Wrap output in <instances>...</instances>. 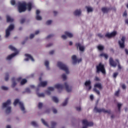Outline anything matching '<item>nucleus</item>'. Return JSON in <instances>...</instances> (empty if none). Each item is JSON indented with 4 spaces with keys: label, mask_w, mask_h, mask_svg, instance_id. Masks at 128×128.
<instances>
[{
    "label": "nucleus",
    "mask_w": 128,
    "mask_h": 128,
    "mask_svg": "<svg viewBox=\"0 0 128 128\" xmlns=\"http://www.w3.org/2000/svg\"><path fill=\"white\" fill-rule=\"evenodd\" d=\"M54 88H57V90H64V88H65L67 92H72V87H69L68 84L67 82H65L64 84H56L54 86Z\"/></svg>",
    "instance_id": "f257e3e1"
},
{
    "label": "nucleus",
    "mask_w": 128,
    "mask_h": 128,
    "mask_svg": "<svg viewBox=\"0 0 128 128\" xmlns=\"http://www.w3.org/2000/svg\"><path fill=\"white\" fill-rule=\"evenodd\" d=\"M101 72L103 74H106V68H104V65L102 63H100L96 66V73L100 74Z\"/></svg>",
    "instance_id": "f03ea898"
},
{
    "label": "nucleus",
    "mask_w": 128,
    "mask_h": 128,
    "mask_svg": "<svg viewBox=\"0 0 128 128\" xmlns=\"http://www.w3.org/2000/svg\"><path fill=\"white\" fill-rule=\"evenodd\" d=\"M116 62L114 61V60L112 59V58H110L109 62L110 65L116 68L117 64H118V70H122V66H120V62H118V60H116Z\"/></svg>",
    "instance_id": "7ed1b4c3"
},
{
    "label": "nucleus",
    "mask_w": 128,
    "mask_h": 128,
    "mask_svg": "<svg viewBox=\"0 0 128 128\" xmlns=\"http://www.w3.org/2000/svg\"><path fill=\"white\" fill-rule=\"evenodd\" d=\"M58 67L60 68V70H64L66 72V74H70V71H68V66L64 64L62 62H58Z\"/></svg>",
    "instance_id": "20e7f679"
},
{
    "label": "nucleus",
    "mask_w": 128,
    "mask_h": 128,
    "mask_svg": "<svg viewBox=\"0 0 128 128\" xmlns=\"http://www.w3.org/2000/svg\"><path fill=\"white\" fill-rule=\"evenodd\" d=\"M18 10L19 12H26V2L19 3Z\"/></svg>",
    "instance_id": "39448f33"
},
{
    "label": "nucleus",
    "mask_w": 128,
    "mask_h": 128,
    "mask_svg": "<svg viewBox=\"0 0 128 128\" xmlns=\"http://www.w3.org/2000/svg\"><path fill=\"white\" fill-rule=\"evenodd\" d=\"M94 112H104V114L107 113L108 114H112V112L110 110H106L104 108H98V107L96 106L94 108Z\"/></svg>",
    "instance_id": "423d86ee"
},
{
    "label": "nucleus",
    "mask_w": 128,
    "mask_h": 128,
    "mask_svg": "<svg viewBox=\"0 0 128 128\" xmlns=\"http://www.w3.org/2000/svg\"><path fill=\"white\" fill-rule=\"evenodd\" d=\"M82 124H83V126L82 128H88V126H94V122H88L86 120H82Z\"/></svg>",
    "instance_id": "0eeeda50"
},
{
    "label": "nucleus",
    "mask_w": 128,
    "mask_h": 128,
    "mask_svg": "<svg viewBox=\"0 0 128 128\" xmlns=\"http://www.w3.org/2000/svg\"><path fill=\"white\" fill-rule=\"evenodd\" d=\"M18 104H19L20 108L22 112H26L25 108H24V104L20 102V100L18 99H16L15 100L14 102V106Z\"/></svg>",
    "instance_id": "6e6552de"
},
{
    "label": "nucleus",
    "mask_w": 128,
    "mask_h": 128,
    "mask_svg": "<svg viewBox=\"0 0 128 128\" xmlns=\"http://www.w3.org/2000/svg\"><path fill=\"white\" fill-rule=\"evenodd\" d=\"M96 88H98L100 90H102V84L100 83H97L95 84L94 86V88L93 90L94 92L98 96H100V90L96 89Z\"/></svg>",
    "instance_id": "1a4fd4ad"
},
{
    "label": "nucleus",
    "mask_w": 128,
    "mask_h": 128,
    "mask_svg": "<svg viewBox=\"0 0 128 128\" xmlns=\"http://www.w3.org/2000/svg\"><path fill=\"white\" fill-rule=\"evenodd\" d=\"M14 28V24H10L6 31V38H8L10 34V31Z\"/></svg>",
    "instance_id": "9d476101"
},
{
    "label": "nucleus",
    "mask_w": 128,
    "mask_h": 128,
    "mask_svg": "<svg viewBox=\"0 0 128 128\" xmlns=\"http://www.w3.org/2000/svg\"><path fill=\"white\" fill-rule=\"evenodd\" d=\"M84 86L88 92L90 90H92V82L90 81V80L86 81L84 83Z\"/></svg>",
    "instance_id": "9b49d317"
},
{
    "label": "nucleus",
    "mask_w": 128,
    "mask_h": 128,
    "mask_svg": "<svg viewBox=\"0 0 128 128\" xmlns=\"http://www.w3.org/2000/svg\"><path fill=\"white\" fill-rule=\"evenodd\" d=\"M124 40H126V37L122 36L121 40L118 41L119 46L121 48H124Z\"/></svg>",
    "instance_id": "f8f14e48"
},
{
    "label": "nucleus",
    "mask_w": 128,
    "mask_h": 128,
    "mask_svg": "<svg viewBox=\"0 0 128 128\" xmlns=\"http://www.w3.org/2000/svg\"><path fill=\"white\" fill-rule=\"evenodd\" d=\"M72 60H73L72 64H76V62L80 63V59L78 60V58H76V55H73L72 57Z\"/></svg>",
    "instance_id": "ddd939ff"
},
{
    "label": "nucleus",
    "mask_w": 128,
    "mask_h": 128,
    "mask_svg": "<svg viewBox=\"0 0 128 128\" xmlns=\"http://www.w3.org/2000/svg\"><path fill=\"white\" fill-rule=\"evenodd\" d=\"M116 36V32L114 31L111 32L110 34L108 33L106 34L105 36L106 38H114V36Z\"/></svg>",
    "instance_id": "4468645a"
},
{
    "label": "nucleus",
    "mask_w": 128,
    "mask_h": 128,
    "mask_svg": "<svg viewBox=\"0 0 128 128\" xmlns=\"http://www.w3.org/2000/svg\"><path fill=\"white\" fill-rule=\"evenodd\" d=\"M18 54V52H16L14 53H13L12 54H11L10 55H9L6 58V60H10V59L12 58H14V56H16V54Z\"/></svg>",
    "instance_id": "2eb2a0df"
},
{
    "label": "nucleus",
    "mask_w": 128,
    "mask_h": 128,
    "mask_svg": "<svg viewBox=\"0 0 128 128\" xmlns=\"http://www.w3.org/2000/svg\"><path fill=\"white\" fill-rule=\"evenodd\" d=\"M25 56L28 58L24 59V60H26V62L28 61L29 58L31 60L32 62H34V59L32 56H30V54H25Z\"/></svg>",
    "instance_id": "dca6fc26"
},
{
    "label": "nucleus",
    "mask_w": 128,
    "mask_h": 128,
    "mask_svg": "<svg viewBox=\"0 0 128 128\" xmlns=\"http://www.w3.org/2000/svg\"><path fill=\"white\" fill-rule=\"evenodd\" d=\"M110 10H112V8L106 7L102 8V10L104 14H108V12H109Z\"/></svg>",
    "instance_id": "f3484780"
},
{
    "label": "nucleus",
    "mask_w": 128,
    "mask_h": 128,
    "mask_svg": "<svg viewBox=\"0 0 128 128\" xmlns=\"http://www.w3.org/2000/svg\"><path fill=\"white\" fill-rule=\"evenodd\" d=\"M10 104H12V102L10 101V100H8L6 102H4L2 104V106L3 108H6L8 106H10Z\"/></svg>",
    "instance_id": "a211bd4d"
},
{
    "label": "nucleus",
    "mask_w": 128,
    "mask_h": 128,
    "mask_svg": "<svg viewBox=\"0 0 128 128\" xmlns=\"http://www.w3.org/2000/svg\"><path fill=\"white\" fill-rule=\"evenodd\" d=\"M48 84V82L46 81L41 82L38 85V86H42V88H44Z\"/></svg>",
    "instance_id": "6ab92c4d"
},
{
    "label": "nucleus",
    "mask_w": 128,
    "mask_h": 128,
    "mask_svg": "<svg viewBox=\"0 0 128 128\" xmlns=\"http://www.w3.org/2000/svg\"><path fill=\"white\" fill-rule=\"evenodd\" d=\"M64 34H66V36H68V38H71L74 36V35L68 32H65Z\"/></svg>",
    "instance_id": "aec40b11"
},
{
    "label": "nucleus",
    "mask_w": 128,
    "mask_h": 128,
    "mask_svg": "<svg viewBox=\"0 0 128 128\" xmlns=\"http://www.w3.org/2000/svg\"><path fill=\"white\" fill-rule=\"evenodd\" d=\"M7 22H14V18H11L10 16H6Z\"/></svg>",
    "instance_id": "412c9836"
},
{
    "label": "nucleus",
    "mask_w": 128,
    "mask_h": 128,
    "mask_svg": "<svg viewBox=\"0 0 128 128\" xmlns=\"http://www.w3.org/2000/svg\"><path fill=\"white\" fill-rule=\"evenodd\" d=\"M12 82H13L12 86V88H14L16 86V82L15 81L16 79L14 78H12Z\"/></svg>",
    "instance_id": "4be33fe9"
},
{
    "label": "nucleus",
    "mask_w": 128,
    "mask_h": 128,
    "mask_svg": "<svg viewBox=\"0 0 128 128\" xmlns=\"http://www.w3.org/2000/svg\"><path fill=\"white\" fill-rule=\"evenodd\" d=\"M74 14L76 16H80V10H75Z\"/></svg>",
    "instance_id": "5701e85b"
},
{
    "label": "nucleus",
    "mask_w": 128,
    "mask_h": 128,
    "mask_svg": "<svg viewBox=\"0 0 128 128\" xmlns=\"http://www.w3.org/2000/svg\"><path fill=\"white\" fill-rule=\"evenodd\" d=\"M68 98H66L64 102L62 104V106H66L68 104Z\"/></svg>",
    "instance_id": "b1692460"
},
{
    "label": "nucleus",
    "mask_w": 128,
    "mask_h": 128,
    "mask_svg": "<svg viewBox=\"0 0 128 128\" xmlns=\"http://www.w3.org/2000/svg\"><path fill=\"white\" fill-rule=\"evenodd\" d=\"M52 100L54 102H56V104H58V99L56 96H52Z\"/></svg>",
    "instance_id": "393cba45"
},
{
    "label": "nucleus",
    "mask_w": 128,
    "mask_h": 128,
    "mask_svg": "<svg viewBox=\"0 0 128 128\" xmlns=\"http://www.w3.org/2000/svg\"><path fill=\"white\" fill-rule=\"evenodd\" d=\"M86 8L88 13L92 12L94 10L92 7L86 6Z\"/></svg>",
    "instance_id": "a878e982"
},
{
    "label": "nucleus",
    "mask_w": 128,
    "mask_h": 128,
    "mask_svg": "<svg viewBox=\"0 0 128 128\" xmlns=\"http://www.w3.org/2000/svg\"><path fill=\"white\" fill-rule=\"evenodd\" d=\"M28 82V80L26 79H22L20 82L21 86H24V84H26Z\"/></svg>",
    "instance_id": "bb28decb"
},
{
    "label": "nucleus",
    "mask_w": 128,
    "mask_h": 128,
    "mask_svg": "<svg viewBox=\"0 0 128 128\" xmlns=\"http://www.w3.org/2000/svg\"><path fill=\"white\" fill-rule=\"evenodd\" d=\"M10 112H12V107H8L6 110V114H10Z\"/></svg>",
    "instance_id": "cd10ccee"
},
{
    "label": "nucleus",
    "mask_w": 128,
    "mask_h": 128,
    "mask_svg": "<svg viewBox=\"0 0 128 128\" xmlns=\"http://www.w3.org/2000/svg\"><path fill=\"white\" fill-rule=\"evenodd\" d=\"M8 48L10 50H14V52H16V48H14L12 46L10 45L8 46Z\"/></svg>",
    "instance_id": "c85d7f7f"
},
{
    "label": "nucleus",
    "mask_w": 128,
    "mask_h": 128,
    "mask_svg": "<svg viewBox=\"0 0 128 128\" xmlns=\"http://www.w3.org/2000/svg\"><path fill=\"white\" fill-rule=\"evenodd\" d=\"M41 122H42L43 123V124H44V126H47L48 128V123L46 122V120H44L42 118V119H41Z\"/></svg>",
    "instance_id": "c756f323"
},
{
    "label": "nucleus",
    "mask_w": 128,
    "mask_h": 128,
    "mask_svg": "<svg viewBox=\"0 0 128 128\" xmlns=\"http://www.w3.org/2000/svg\"><path fill=\"white\" fill-rule=\"evenodd\" d=\"M50 64V62L46 60L45 62L44 65L46 66L47 70H50V67L48 66V65Z\"/></svg>",
    "instance_id": "7c9ffc66"
},
{
    "label": "nucleus",
    "mask_w": 128,
    "mask_h": 128,
    "mask_svg": "<svg viewBox=\"0 0 128 128\" xmlns=\"http://www.w3.org/2000/svg\"><path fill=\"white\" fill-rule=\"evenodd\" d=\"M31 124L32 126H35L36 128L38 126V124H36L34 121H32L31 122Z\"/></svg>",
    "instance_id": "2f4dec72"
},
{
    "label": "nucleus",
    "mask_w": 128,
    "mask_h": 128,
    "mask_svg": "<svg viewBox=\"0 0 128 128\" xmlns=\"http://www.w3.org/2000/svg\"><path fill=\"white\" fill-rule=\"evenodd\" d=\"M27 6L28 8V10H29V12H30V10H32V4L30 3H28L27 4Z\"/></svg>",
    "instance_id": "473e14b6"
},
{
    "label": "nucleus",
    "mask_w": 128,
    "mask_h": 128,
    "mask_svg": "<svg viewBox=\"0 0 128 128\" xmlns=\"http://www.w3.org/2000/svg\"><path fill=\"white\" fill-rule=\"evenodd\" d=\"M76 46L78 50H80V44L76 43Z\"/></svg>",
    "instance_id": "72a5a7b5"
},
{
    "label": "nucleus",
    "mask_w": 128,
    "mask_h": 128,
    "mask_svg": "<svg viewBox=\"0 0 128 128\" xmlns=\"http://www.w3.org/2000/svg\"><path fill=\"white\" fill-rule=\"evenodd\" d=\"M9 74L8 73H6L5 80L8 82V80Z\"/></svg>",
    "instance_id": "f704fd0d"
},
{
    "label": "nucleus",
    "mask_w": 128,
    "mask_h": 128,
    "mask_svg": "<svg viewBox=\"0 0 128 128\" xmlns=\"http://www.w3.org/2000/svg\"><path fill=\"white\" fill-rule=\"evenodd\" d=\"M37 94L39 98H44V93L38 94Z\"/></svg>",
    "instance_id": "c9c22d12"
},
{
    "label": "nucleus",
    "mask_w": 128,
    "mask_h": 128,
    "mask_svg": "<svg viewBox=\"0 0 128 128\" xmlns=\"http://www.w3.org/2000/svg\"><path fill=\"white\" fill-rule=\"evenodd\" d=\"M120 90L118 89L116 92H115V96H120Z\"/></svg>",
    "instance_id": "e433bc0d"
},
{
    "label": "nucleus",
    "mask_w": 128,
    "mask_h": 128,
    "mask_svg": "<svg viewBox=\"0 0 128 128\" xmlns=\"http://www.w3.org/2000/svg\"><path fill=\"white\" fill-rule=\"evenodd\" d=\"M36 20H42V16H40V15H36Z\"/></svg>",
    "instance_id": "4c0bfd02"
},
{
    "label": "nucleus",
    "mask_w": 128,
    "mask_h": 128,
    "mask_svg": "<svg viewBox=\"0 0 128 128\" xmlns=\"http://www.w3.org/2000/svg\"><path fill=\"white\" fill-rule=\"evenodd\" d=\"M98 48L99 50H104V46H102L100 45H99L98 46Z\"/></svg>",
    "instance_id": "58836bf2"
},
{
    "label": "nucleus",
    "mask_w": 128,
    "mask_h": 128,
    "mask_svg": "<svg viewBox=\"0 0 128 128\" xmlns=\"http://www.w3.org/2000/svg\"><path fill=\"white\" fill-rule=\"evenodd\" d=\"M56 126V122H51V126H52V128Z\"/></svg>",
    "instance_id": "ea45409f"
},
{
    "label": "nucleus",
    "mask_w": 128,
    "mask_h": 128,
    "mask_svg": "<svg viewBox=\"0 0 128 128\" xmlns=\"http://www.w3.org/2000/svg\"><path fill=\"white\" fill-rule=\"evenodd\" d=\"M52 20H48L46 22V24L47 26H50V24H52Z\"/></svg>",
    "instance_id": "a19ab883"
},
{
    "label": "nucleus",
    "mask_w": 128,
    "mask_h": 128,
    "mask_svg": "<svg viewBox=\"0 0 128 128\" xmlns=\"http://www.w3.org/2000/svg\"><path fill=\"white\" fill-rule=\"evenodd\" d=\"M48 89L50 92H54V87H48Z\"/></svg>",
    "instance_id": "79ce46f5"
},
{
    "label": "nucleus",
    "mask_w": 128,
    "mask_h": 128,
    "mask_svg": "<svg viewBox=\"0 0 128 128\" xmlns=\"http://www.w3.org/2000/svg\"><path fill=\"white\" fill-rule=\"evenodd\" d=\"M62 78H63V80H66V75L64 74L62 76Z\"/></svg>",
    "instance_id": "37998d69"
},
{
    "label": "nucleus",
    "mask_w": 128,
    "mask_h": 128,
    "mask_svg": "<svg viewBox=\"0 0 128 128\" xmlns=\"http://www.w3.org/2000/svg\"><path fill=\"white\" fill-rule=\"evenodd\" d=\"M2 90H8V87L2 86L1 87Z\"/></svg>",
    "instance_id": "c03bdc74"
},
{
    "label": "nucleus",
    "mask_w": 128,
    "mask_h": 128,
    "mask_svg": "<svg viewBox=\"0 0 128 128\" xmlns=\"http://www.w3.org/2000/svg\"><path fill=\"white\" fill-rule=\"evenodd\" d=\"M122 104L120 103L118 104V110L120 112V108H122Z\"/></svg>",
    "instance_id": "a18cd8bd"
},
{
    "label": "nucleus",
    "mask_w": 128,
    "mask_h": 128,
    "mask_svg": "<svg viewBox=\"0 0 128 128\" xmlns=\"http://www.w3.org/2000/svg\"><path fill=\"white\" fill-rule=\"evenodd\" d=\"M38 108H42V103L39 102L38 104Z\"/></svg>",
    "instance_id": "49530a36"
},
{
    "label": "nucleus",
    "mask_w": 128,
    "mask_h": 128,
    "mask_svg": "<svg viewBox=\"0 0 128 128\" xmlns=\"http://www.w3.org/2000/svg\"><path fill=\"white\" fill-rule=\"evenodd\" d=\"M10 4H12V6H14V4H16V1L14 0H12Z\"/></svg>",
    "instance_id": "de8ad7c7"
},
{
    "label": "nucleus",
    "mask_w": 128,
    "mask_h": 128,
    "mask_svg": "<svg viewBox=\"0 0 128 128\" xmlns=\"http://www.w3.org/2000/svg\"><path fill=\"white\" fill-rule=\"evenodd\" d=\"M118 72H114L113 74V77L114 78H116V76H118Z\"/></svg>",
    "instance_id": "09e8293b"
},
{
    "label": "nucleus",
    "mask_w": 128,
    "mask_h": 128,
    "mask_svg": "<svg viewBox=\"0 0 128 128\" xmlns=\"http://www.w3.org/2000/svg\"><path fill=\"white\" fill-rule=\"evenodd\" d=\"M26 92H28V94H30V90L29 88H26Z\"/></svg>",
    "instance_id": "8fccbe9b"
},
{
    "label": "nucleus",
    "mask_w": 128,
    "mask_h": 128,
    "mask_svg": "<svg viewBox=\"0 0 128 128\" xmlns=\"http://www.w3.org/2000/svg\"><path fill=\"white\" fill-rule=\"evenodd\" d=\"M52 36H54V34H51L48 35V36L46 38L48 40V38H52Z\"/></svg>",
    "instance_id": "3c124183"
},
{
    "label": "nucleus",
    "mask_w": 128,
    "mask_h": 128,
    "mask_svg": "<svg viewBox=\"0 0 128 128\" xmlns=\"http://www.w3.org/2000/svg\"><path fill=\"white\" fill-rule=\"evenodd\" d=\"M80 52H84V46H80Z\"/></svg>",
    "instance_id": "603ef678"
},
{
    "label": "nucleus",
    "mask_w": 128,
    "mask_h": 128,
    "mask_svg": "<svg viewBox=\"0 0 128 128\" xmlns=\"http://www.w3.org/2000/svg\"><path fill=\"white\" fill-rule=\"evenodd\" d=\"M24 22H26V19L22 18V19H21L20 22V24H22Z\"/></svg>",
    "instance_id": "864d4df0"
},
{
    "label": "nucleus",
    "mask_w": 128,
    "mask_h": 128,
    "mask_svg": "<svg viewBox=\"0 0 128 128\" xmlns=\"http://www.w3.org/2000/svg\"><path fill=\"white\" fill-rule=\"evenodd\" d=\"M40 10H36V16H40Z\"/></svg>",
    "instance_id": "5fc2aeb1"
},
{
    "label": "nucleus",
    "mask_w": 128,
    "mask_h": 128,
    "mask_svg": "<svg viewBox=\"0 0 128 128\" xmlns=\"http://www.w3.org/2000/svg\"><path fill=\"white\" fill-rule=\"evenodd\" d=\"M98 36L100 38H104V36H102L101 34H98Z\"/></svg>",
    "instance_id": "6e6d98bb"
},
{
    "label": "nucleus",
    "mask_w": 128,
    "mask_h": 128,
    "mask_svg": "<svg viewBox=\"0 0 128 128\" xmlns=\"http://www.w3.org/2000/svg\"><path fill=\"white\" fill-rule=\"evenodd\" d=\"M52 112H53L54 114H56V112H58V110L56 108H53Z\"/></svg>",
    "instance_id": "4d7b16f0"
},
{
    "label": "nucleus",
    "mask_w": 128,
    "mask_h": 128,
    "mask_svg": "<svg viewBox=\"0 0 128 128\" xmlns=\"http://www.w3.org/2000/svg\"><path fill=\"white\" fill-rule=\"evenodd\" d=\"M62 38L63 40H66V35H62Z\"/></svg>",
    "instance_id": "13d9d810"
},
{
    "label": "nucleus",
    "mask_w": 128,
    "mask_h": 128,
    "mask_svg": "<svg viewBox=\"0 0 128 128\" xmlns=\"http://www.w3.org/2000/svg\"><path fill=\"white\" fill-rule=\"evenodd\" d=\"M46 94L48 95V96H50V90H46Z\"/></svg>",
    "instance_id": "bf43d9fd"
},
{
    "label": "nucleus",
    "mask_w": 128,
    "mask_h": 128,
    "mask_svg": "<svg viewBox=\"0 0 128 128\" xmlns=\"http://www.w3.org/2000/svg\"><path fill=\"white\" fill-rule=\"evenodd\" d=\"M50 54H54V50H52L49 52Z\"/></svg>",
    "instance_id": "052dcab7"
},
{
    "label": "nucleus",
    "mask_w": 128,
    "mask_h": 128,
    "mask_svg": "<svg viewBox=\"0 0 128 128\" xmlns=\"http://www.w3.org/2000/svg\"><path fill=\"white\" fill-rule=\"evenodd\" d=\"M128 16V13L126 12V11H124L123 14V16Z\"/></svg>",
    "instance_id": "680f3d73"
},
{
    "label": "nucleus",
    "mask_w": 128,
    "mask_h": 128,
    "mask_svg": "<svg viewBox=\"0 0 128 128\" xmlns=\"http://www.w3.org/2000/svg\"><path fill=\"white\" fill-rule=\"evenodd\" d=\"M34 38V34H31L30 35V38L32 39V38Z\"/></svg>",
    "instance_id": "e2e57ef3"
},
{
    "label": "nucleus",
    "mask_w": 128,
    "mask_h": 128,
    "mask_svg": "<svg viewBox=\"0 0 128 128\" xmlns=\"http://www.w3.org/2000/svg\"><path fill=\"white\" fill-rule=\"evenodd\" d=\"M122 88L123 89V90H126V85L125 84H122Z\"/></svg>",
    "instance_id": "0e129e2a"
},
{
    "label": "nucleus",
    "mask_w": 128,
    "mask_h": 128,
    "mask_svg": "<svg viewBox=\"0 0 128 128\" xmlns=\"http://www.w3.org/2000/svg\"><path fill=\"white\" fill-rule=\"evenodd\" d=\"M52 46V44H49L46 46V48H50V46Z\"/></svg>",
    "instance_id": "69168bd1"
},
{
    "label": "nucleus",
    "mask_w": 128,
    "mask_h": 128,
    "mask_svg": "<svg viewBox=\"0 0 128 128\" xmlns=\"http://www.w3.org/2000/svg\"><path fill=\"white\" fill-rule=\"evenodd\" d=\"M76 110L80 112V106L76 108Z\"/></svg>",
    "instance_id": "338daca9"
},
{
    "label": "nucleus",
    "mask_w": 128,
    "mask_h": 128,
    "mask_svg": "<svg viewBox=\"0 0 128 128\" xmlns=\"http://www.w3.org/2000/svg\"><path fill=\"white\" fill-rule=\"evenodd\" d=\"M18 82H20L22 80V77H19L18 78H17Z\"/></svg>",
    "instance_id": "774afa93"
}]
</instances>
